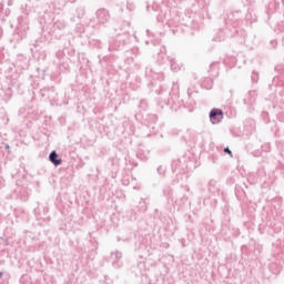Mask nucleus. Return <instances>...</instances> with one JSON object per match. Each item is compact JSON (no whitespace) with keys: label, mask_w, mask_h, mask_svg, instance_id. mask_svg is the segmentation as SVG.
I'll return each mask as SVG.
<instances>
[{"label":"nucleus","mask_w":284,"mask_h":284,"mask_svg":"<svg viewBox=\"0 0 284 284\" xmlns=\"http://www.w3.org/2000/svg\"><path fill=\"white\" fill-rule=\"evenodd\" d=\"M49 160L51 163H53V165H61L62 163L61 159H59V154H57V151L50 153Z\"/></svg>","instance_id":"nucleus-2"},{"label":"nucleus","mask_w":284,"mask_h":284,"mask_svg":"<svg viewBox=\"0 0 284 284\" xmlns=\"http://www.w3.org/2000/svg\"><path fill=\"white\" fill-rule=\"evenodd\" d=\"M224 152H226V154H230V156H233V155H232V151H231L229 148H225V149H224Z\"/></svg>","instance_id":"nucleus-3"},{"label":"nucleus","mask_w":284,"mask_h":284,"mask_svg":"<svg viewBox=\"0 0 284 284\" xmlns=\"http://www.w3.org/2000/svg\"><path fill=\"white\" fill-rule=\"evenodd\" d=\"M211 122L216 125V123H221L223 121V111L220 109H213L210 113Z\"/></svg>","instance_id":"nucleus-1"},{"label":"nucleus","mask_w":284,"mask_h":284,"mask_svg":"<svg viewBox=\"0 0 284 284\" xmlns=\"http://www.w3.org/2000/svg\"><path fill=\"white\" fill-rule=\"evenodd\" d=\"M3 276V274L0 272V278Z\"/></svg>","instance_id":"nucleus-4"}]
</instances>
